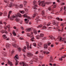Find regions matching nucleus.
<instances>
[{"mask_svg": "<svg viewBox=\"0 0 66 66\" xmlns=\"http://www.w3.org/2000/svg\"><path fill=\"white\" fill-rule=\"evenodd\" d=\"M11 44H7L6 45V47L7 48H10L11 47Z\"/></svg>", "mask_w": 66, "mask_h": 66, "instance_id": "nucleus-17", "label": "nucleus"}, {"mask_svg": "<svg viewBox=\"0 0 66 66\" xmlns=\"http://www.w3.org/2000/svg\"><path fill=\"white\" fill-rule=\"evenodd\" d=\"M2 27L1 26H0V30L2 29Z\"/></svg>", "mask_w": 66, "mask_h": 66, "instance_id": "nucleus-62", "label": "nucleus"}, {"mask_svg": "<svg viewBox=\"0 0 66 66\" xmlns=\"http://www.w3.org/2000/svg\"><path fill=\"white\" fill-rule=\"evenodd\" d=\"M33 30L34 33L35 34H37V30H36V29H33Z\"/></svg>", "mask_w": 66, "mask_h": 66, "instance_id": "nucleus-18", "label": "nucleus"}, {"mask_svg": "<svg viewBox=\"0 0 66 66\" xmlns=\"http://www.w3.org/2000/svg\"><path fill=\"white\" fill-rule=\"evenodd\" d=\"M33 60L35 61H37V57L36 58L35 57H34L32 58Z\"/></svg>", "mask_w": 66, "mask_h": 66, "instance_id": "nucleus-26", "label": "nucleus"}, {"mask_svg": "<svg viewBox=\"0 0 66 66\" xmlns=\"http://www.w3.org/2000/svg\"><path fill=\"white\" fill-rule=\"evenodd\" d=\"M32 45L33 46H35V47H36V44L35 43H33Z\"/></svg>", "mask_w": 66, "mask_h": 66, "instance_id": "nucleus-41", "label": "nucleus"}, {"mask_svg": "<svg viewBox=\"0 0 66 66\" xmlns=\"http://www.w3.org/2000/svg\"><path fill=\"white\" fill-rule=\"evenodd\" d=\"M29 48H30V49H31L32 48V44H30V45Z\"/></svg>", "mask_w": 66, "mask_h": 66, "instance_id": "nucleus-56", "label": "nucleus"}, {"mask_svg": "<svg viewBox=\"0 0 66 66\" xmlns=\"http://www.w3.org/2000/svg\"><path fill=\"white\" fill-rule=\"evenodd\" d=\"M46 18V16H43V19H45Z\"/></svg>", "mask_w": 66, "mask_h": 66, "instance_id": "nucleus-46", "label": "nucleus"}, {"mask_svg": "<svg viewBox=\"0 0 66 66\" xmlns=\"http://www.w3.org/2000/svg\"><path fill=\"white\" fill-rule=\"evenodd\" d=\"M4 2H5L6 3H7V0H4Z\"/></svg>", "mask_w": 66, "mask_h": 66, "instance_id": "nucleus-48", "label": "nucleus"}, {"mask_svg": "<svg viewBox=\"0 0 66 66\" xmlns=\"http://www.w3.org/2000/svg\"><path fill=\"white\" fill-rule=\"evenodd\" d=\"M33 4L34 5H35L33 6V8L35 10H37V7H38L37 5L36 4V1L34 0L33 2Z\"/></svg>", "mask_w": 66, "mask_h": 66, "instance_id": "nucleus-7", "label": "nucleus"}, {"mask_svg": "<svg viewBox=\"0 0 66 66\" xmlns=\"http://www.w3.org/2000/svg\"><path fill=\"white\" fill-rule=\"evenodd\" d=\"M14 59H15L16 62L15 63V65H18V63L19 62V61L17 60H18V55H15V56L14 57Z\"/></svg>", "mask_w": 66, "mask_h": 66, "instance_id": "nucleus-4", "label": "nucleus"}, {"mask_svg": "<svg viewBox=\"0 0 66 66\" xmlns=\"http://www.w3.org/2000/svg\"><path fill=\"white\" fill-rule=\"evenodd\" d=\"M7 28L8 29H10V25H8L7 26H4V29H6V30H7Z\"/></svg>", "mask_w": 66, "mask_h": 66, "instance_id": "nucleus-13", "label": "nucleus"}, {"mask_svg": "<svg viewBox=\"0 0 66 66\" xmlns=\"http://www.w3.org/2000/svg\"><path fill=\"white\" fill-rule=\"evenodd\" d=\"M31 30H32V28H31L28 29L27 30L28 32H30L31 31Z\"/></svg>", "mask_w": 66, "mask_h": 66, "instance_id": "nucleus-36", "label": "nucleus"}, {"mask_svg": "<svg viewBox=\"0 0 66 66\" xmlns=\"http://www.w3.org/2000/svg\"><path fill=\"white\" fill-rule=\"evenodd\" d=\"M2 33H6V34H7V32L6 30L4 31V30H2Z\"/></svg>", "mask_w": 66, "mask_h": 66, "instance_id": "nucleus-24", "label": "nucleus"}, {"mask_svg": "<svg viewBox=\"0 0 66 66\" xmlns=\"http://www.w3.org/2000/svg\"><path fill=\"white\" fill-rule=\"evenodd\" d=\"M55 22L54 21H53V25H55Z\"/></svg>", "mask_w": 66, "mask_h": 66, "instance_id": "nucleus-42", "label": "nucleus"}, {"mask_svg": "<svg viewBox=\"0 0 66 66\" xmlns=\"http://www.w3.org/2000/svg\"><path fill=\"white\" fill-rule=\"evenodd\" d=\"M12 39L13 41H14H14H15L14 42H15V39H14L13 38H12Z\"/></svg>", "mask_w": 66, "mask_h": 66, "instance_id": "nucleus-45", "label": "nucleus"}, {"mask_svg": "<svg viewBox=\"0 0 66 66\" xmlns=\"http://www.w3.org/2000/svg\"><path fill=\"white\" fill-rule=\"evenodd\" d=\"M14 46L15 47H18V45H17L16 44H14Z\"/></svg>", "mask_w": 66, "mask_h": 66, "instance_id": "nucleus-40", "label": "nucleus"}, {"mask_svg": "<svg viewBox=\"0 0 66 66\" xmlns=\"http://www.w3.org/2000/svg\"><path fill=\"white\" fill-rule=\"evenodd\" d=\"M27 2L26 1H24V5H26L27 4Z\"/></svg>", "mask_w": 66, "mask_h": 66, "instance_id": "nucleus-43", "label": "nucleus"}, {"mask_svg": "<svg viewBox=\"0 0 66 66\" xmlns=\"http://www.w3.org/2000/svg\"><path fill=\"white\" fill-rule=\"evenodd\" d=\"M38 18H39V16H37L36 17V19H35V20H36V22L37 23H38L39 21V19H38Z\"/></svg>", "mask_w": 66, "mask_h": 66, "instance_id": "nucleus-15", "label": "nucleus"}, {"mask_svg": "<svg viewBox=\"0 0 66 66\" xmlns=\"http://www.w3.org/2000/svg\"><path fill=\"white\" fill-rule=\"evenodd\" d=\"M22 22H23L22 21H20V24H22Z\"/></svg>", "mask_w": 66, "mask_h": 66, "instance_id": "nucleus-63", "label": "nucleus"}, {"mask_svg": "<svg viewBox=\"0 0 66 66\" xmlns=\"http://www.w3.org/2000/svg\"><path fill=\"white\" fill-rule=\"evenodd\" d=\"M42 43L39 42L37 46L38 47H39V46H42Z\"/></svg>", "mask_w": 66, "mask_h": 66, "instance_id": "nucleus-25", "label": "nucleus"}, {"mask_svg": "<svg viewBox=\"0 0 66 66\" xmlns=\"http://www.w3.org/2000/svg\"><path fill=\"white\" fill-rule=\"evenodd\" d=\"M45 13V11L43 10L42 11V13H41L42 15H44Z\"/></svg>", "mask_w": 66, "mask_h": 66, "instance_id": "nucleus-34", "label": "nucleus"}, {"mask_svg": "<svg viewBox=\"0 0 66 66\" xmlns=\"http://www.w3.org/2000/svg\"><path fill=\"white\" fill-rule=\"evenodd\" d=\"M49 37L50 38H51V39H55V38L53 37L52 35H50L49 36Z\"/></svg>", "mask_w": 66, "mask_h": 66, "instance_id": "nucleus-20", "label": "nucleus"}, {"mask_svg": "<svg viewBox=\"0 0 66 66\" xmlns=\"http://www.w3.org/2000/svg\"><path fill=\"white\" fill-rule=\"evenodd\" d=\"M26 49V47H24L23 48L22 50L23 51V52H25V50Z\"/></svg>", "mask_w": 66, "mask_h": 66, "instance_id": "nucleus-29", "label": "nucleus"}, {"mask_svg": "<svg viewBox=\"0 0 66 66\" xmlns=\"http://www.w3.org/2000/svg\"><path fill=\"white\" fill-rule=\"evenodd\" d=\"M26 44L27 45V49L29 50V42H26Z\"/></svg>", "mask_w": 66, "mask_h": 66, "instance_id": "nucleus-16", "label": "nucleus"}, {"mask_svg": "<svg viewBox=\"0 0 66 66\" xmlns=\"http://www.w3.org/2000/svg\"><path fill=\"white\" fill-rule=\"evenodd\" d=\"M8 65H10V66L13 65V64H12V63L10 61H8Z\"/></svg>", "mask_w": 66, "mask_h": 66, "instance_id": "nucleus-19", "label": "nucleus"}, {"mask_svg": "<svg viewBox=\"0 0 66 66\" xmlns=\"http://www.w3.org/2000/svg\"><path fill=\"white\" fill-rule=\"evenodd\" d=\"M23 39V37H21L19 38V39H20L22 40V39Z\"/></svg>", "mask_w": 66, "mask_h": 66, "instance_id": "nucleus-57", "label": "nucleus"}, {"mask_svg": "<svg viewBox=\"0 0 66 66\" xmlns=\"http://www.w3.org/2000/svg\"><path fill=\"white\" fill-rule=\"evenodd\" d=\"M16 21L18 22V21H19V19H16Z\"/></svg>", "mask_w": 66, "mask_h": 66, "instance_id": "nucleus-55", "label": "nucleus"}, {"mask_svg": "<svg viewBox=\"0 0 66 66\" xmlns=\"http://www.w3.org/2000/svg\"><path fill=\"white\" fill-rule=\"evenodd\" d=\"M2 37H3L4 39H5L6 40H9V39L7 38V37L6 36V35H3Z\"/></svg>", "mask_w": 66, "mask_h": 66, "instance_id": "nucleus-10", "label": "nucleus"}, {"mask_svg": "<svg viewBox=\"0 0 66 66\" xmlns=\"http://www.w3.org/2000/svg\"><path fill=\"white\" fill-rule=\"evenodd\" d=\"M56 19L59 21L60 20V21H63V20L62 19H60L59 18H56Z\"/></svg>", "mask_w": 66, "mask_h": 66, "instance_id": "nucleus-23", "label": "nucleus"}, {"mask_svg": "<svg viewBox=\"0 0 66 66\" xmlns=\"http://www.w3.org/2000/svg\"><path fill=\"white\" fill-rule=\"evenodd\" d=\"M12 11H10L8 15V18H10V20H13V19L15 18V16L14 15L13 16H10V15H11V14H12Z\"/></svg>", "mask_w": 66, "mask_h": 66, "instance_id": "nucleus-3", "label": "nucleus"}, {"mask_svg": "<svg viewBox=\"0 0 66 66\" xmlns=\"http://www.w3.org/2000/svg\"><path fill=\"white\" fill-rule=\"evenodd\" d=\"M15 16L16 17H22L21 14L19 13H18L17 14H16Z\"/></svg>", "mask_w": 66, "mask_h": 66, "instance_id": "nucleus-14", "label": "nucleus"}, {"mask_svg": "<svg viewBox=\"0 0 66 66\" xmlns=\"http://www.w3.org/2000/svg\"><path fill=\"white\" fill-rule=\"evenodd\" d=\"M50 24H51V23L50 22H49L47 24V26H49L50 25Z\"/></svg>", "mask_w": 66, "mask_h": 66, "instance_id": "nucleus-39", "label": "nucleus"}, {"mask_svg": "<svg viewBox=\"0 0 66 66\" xmlns=\"http://www.w3.org/2000/svg\"><path fill=\"white\" fill-rule=\"evenodd\" d=\"M24 21L25 22V23H28L29 22L28 21H29V20H28V19H24Z\"/></svg>", "mask_w": 66, "mask_h": 66, "instance_id": "nucleus-21", "label": "nucleus"}, {"mask_svg": "<svg viewBox=\"0 0 66 66\" xmlns=\"http://www.w3.org/2000/svg\"><path fill=\"white\" fill-rule=\"evenodd\" d=\"M43 29H46V27L45 26H43Z\"/></svg>", "mask_w": 66, "mask_h": 66, "instance_id": "nucleus-61", "label": "nucleus"}, {"mask_svg": "<svg viewBox=\"0 0 66 66\" xmlns=\"http://www.w3.org/2000/svg\"><path fill=\"white\" fill-rule=\"evenodd\" d=\"M61 32H63V28H61Z\"/></svg>", "mask_w": 66, "mask_h": 66, "instance_id": "nucleus-64", "label": "nucleus"}, {"mask_svg": "<svg viewBox=\"0 0 66 66\" xmlns=\"http://www.w3.org/2000/svg\"><path fill=\"white\" fill-rule=\"evenodd\" d=\"M2 14H3V13L0 12V16H1L2 15Z\"/></svg>", "mask_w": 66, "mask_h": 66, "instance_id": "nucleus-50", "label": "nucleus"}, {"mask_svg": "<svg viewBox=\"0 0 66 66\" xmlns=\"http://www.w3.org/2000/svg\"><path fill=\"white\" fill-rule=\"evenodd\" d=\"M64 23H61V27H63V26H64Z\"/></svg>", "mask_w": 66, "mask_h": 66, "instance_id": "nucleus-53", "label": "nucleus"}, {"mask_svg": "<svg viewBox=\"0 0 66 66\" xmlns=\"http://www.w3.org/2000/svg\"><path fill=\"white\" fill-rule=\"evenodd\" d=\"M24 63L21 61L20 62V65L22 66H24Z\"/></svg>", "mask_w": 66, "mask_h": 66, "instance_id": "nucleus-22", "label": "nucleus"}, {"mask_svg": "<svg viewBox=\"0 0 66 66\" xmlns=\"http://www.w3.org/2000/svg\"><path fill=\"white\" fill-rule=\"evenodd\" d=\"M59 39L60 42H64V43H66V41L65 40H66V37L62 38L61 37H60L59 38Z\"/></svg>", "mask_w": 66, "mask_h": 66, "instance_id": "nucleus-6", "label": "nucleus"}, {"mask_svg": "<svg viewBox=\"0 0 66 66\" xmlns=\"http://www.w3.org/2000/svg\"><path fill=\"white\" fill-rule=\"evenodd\" d=\"M7 12H5L3 14V15L4 16H7Z\"/></svg>", "mask_w": 66, "mask_h": 66, "instance_id": "nucleus-28", "label": "nucleus"}, {"mask_svg": "<svg viewBox=\"0 0 66 66\" xmlns=\"http://www.w3.org/2000/svg\"><path fill=\"white\" fill-rule=\"evenodd\" d=\"M13 6H14L16 8H18V7L22 8L23 7V6L22 5H19V4H12V3H11L9 5V7H12Z\"/></svg>", "mask_w": 66, "mask_h": 66, "instance_id": "nucleus-2", "label": "nucleus"}, {"mask_svg": "<svg viewBox=\"0 0 66 66\" xmlns=\"http://www.w3.org/2000/svg\"><path fill=\"white\" fill-rule=\"evenodd\" d=\"M51 44V43H48V44H45L44 45V48H46V49H47V48L48 47V46H49Z\"/></svg>", "mask_w": 66, "mask_h": 66, "instance_id": "nucleus-11", "label": "nucleus"}, {"mask_svg": "<svg viewBox=\"0 0 66 66\" xmlns=\"http://www.w3.org/2000/svg\"><path fill=\"white\" fill-rule=\"evenodd\" d=\"M38 2L39 3V5L40 6H42V7H45L46 4H48L50 3L49 2H46L45 3V2L44 1H42L40 2V0H38Z\"/></svg>", "mask_w": 66, "mask_h": 66, "instance_id": "nucleus-1", "label": "nucleus"}, {"mask_svg": "<svg viewBox=\"0 0 66 66\" xmlns=\"http://www.w3.org/2000/svg\"><path fill=\"white\" fill-rule=\"evenodd\" d=\"M28 66V64H27L26 63H24V66Z\"/></svg>", "mask_w": 66, "mask_h": 66, "instance_id": "nucleus-51", "label": "nucleus"}, {"mask_svg": "<svg viewBox=\"0 0 66 66\" xmlns=\"http://www.w3.org/2000/svg\"><path fill=\"white\" fill-rule=\"evenodd\" d=\"M48 10H49V11H52V10L51 9V7H49L48 8Z\"/></svg>", "mask_w": 66, "mask_h": 66, "instance_id": "nucleus-49", "label": "nucleus"}, {"mask_svg": "<svg viewBox=\"0 0 66 66\" xmlns=\"http://www.w3.org/2000/svg\"><path fill=\"white\" fill-rule=\"evenodd\" d=\"M14 50L12 51L11 52V53H12V54H13V53H14Z\"/></svg>", "mask_w": 66, "mask_h": 66, "instance_id": "nucleus-58", "label": "nucleus"}, {"mask_svg": "<svg viewBox=\"0 0 66 66\" xmlns=\"http://www.w3.org/2000/svg\"><path fill=\"white\" fill-rule=\"evenodd\" d=\"M12 33H13V35H14V36H16V33H15V31H13Z\"/></svg>", "mask_w": 66, "mask_h": 66, "instance_id": "nucleus-31", "label": "nucleus"}, {"mask_svg": "<svg viewBox=\"0 0 66 66\" xmlns=\"http://www.w3.org/2000/svg\"><path fill=\"white\" fill-rule=\"evenodd\" d=\"M36 37L37 39H39L40 38H41L40 36L39 35H38L36 36Z\"/></svg>", "mask_w": 66, "mask_h": 66, "instance_id": "nucleus-27", "label": "nucleus"}, {"mask_svg": "<svg viewBox=\"0 0 66 66\" xmlns=\"http://www.w3.org/2000/svg\"><path fill=\"white\" fill-rule=\"evenodd\" d=\"M30 64H33V61H31L30 62Z\"/></svg>", "mask_w": 66, "mask_h": 66, "instance_id": "nucleus-52", "label": "nucleus"}, {"mask_svg": "<svg viewBox=\"0 0 66 66\" xmlns=\"http://www.w3.org/2000/svg\"><path fill=\"white\" fill-rule=\"evenodd\" d=\"M3 55L5 56H6L7 55V54H6V53L5 52H4L3 53Z\"/></svg>", "mask_w": 66, "mask_h": 66, "instance_id": "nucleus-38", "label": "nucleus"}, {"mask_svg": "<svg viewBox=\"0 0 66 66\" xmlns=\"http://www.w3.org/2000/svg\"><path fill=\"white\" fill-rule=\"evenodd\" d=\"M21 29H22V30H23L24 29V28H23V27L22 26H21Z\"/></svg>", "mask_w": 66, "mask_h": 66, "instance_id": "nucleus-54", "label": "nucleus"}, {"mask_svg": "<svg viewBox=\"0 0 66 66\" xmlns=\"http://www.w3.org/2000/svg\"><path fill=\"white\" fill-rule=\"evenodd\" d=\"M25 12V11H24L23 10V11H20V12L21 13V14H24V13Z\"/></svg>", "mask_w": 66, "mask_h": 66, "instance_id": "nucleus-37", "label": "nucleus"}, {"mask_svg": "<svg viewBox=\"0 0 66 66\" xmlns=\"http://www.w3.org/2000/svg\"><path fill=\"white\" fill-rule=\"evenodd\" d=\"M18 50L19 52H20L21 51V48L20 47H19L18 49Z\"/></svg>", "mask_w": 66, "mask_h": 66, "instance_id": "nucleus-33", "label": "nucleus"}, {"mask_svg": "<svg viewBox=\"0 0 66 66\" xmlns=\"http://www.w3.org/2000/svg\"><path fill=\"white\" fill-rule=\"evenodd\" d=\"M65 57H66V55H65L63 56H62L61 57L62 58H65Z\"/></svg>", "mask_w": 66, "mask_h": 66, "instance_id": "nucleus-44", "label": "nucleus"}, {"mask_svg": "<svg viewBox=\"0 0 66 66\" xmlns=\"http://www.w3.org/2000/svg\"><path fill=\"white\" fill-rule=\"evenodd\" d=\"M27 36L30 37L31 38V41L32 42H34V36H33L32 35H31V34H29V33H27Z\"/></svg>", "mask_w": 66, "mask_h": 66, "instance_id": "nucleus-5", "label": "nucleus"}, {"mask_svg": "<svg viewBox=\"0 0 66 66\" xmlns=\"http://www.w3.org/2000/svg\"><path fill=\"white\" fill-rule=\"evenodd\" d=\"M39 35L41 38H42L44 39H46V38H47L46 37H44V35L43 34H42V33L40 34Z\"/></svg>", "mask_w": 66, "mask_h": 66, "instance_id": "nucleus-9", "label": "nucleus"}, {"mask_svg": "<svg viewBox=\"0 0 66 66\" xmlns=\"http://www.w3.org/2000/svg\"><path fill=\"white\" fill-rule=\"evenodd\" d=\"M27 56L29 57H31L33 56V54L31 53L28 52L27 53Z\"/></svg>", "mask_w": 66, "mask_h": 66, "instance_id": "nucleus-8", "label": "nucleus"}, {"mask_svg": "<svg viewBox=\"0 0 66 66\" xmlns=\"http://www.w3.org/2000/svg\"><path fill=\"white\" fill-rule=\"evenodd\" d=\"M56 64L54 63L53 64V66H56Z\"/></svg>", "mask_w": 66, "mask_h": 66, "instance_id": "nucleus-60", "label": "nucleus"}, {"mask_svg": "<svg viewBox=\"0 0 66 66\" xmlns=\"http://www.w3.org/2000/svg\"><path fill=\"white\" fill-rule=\"evenodd\" d=\"M42 27H43V25H42V24H40V25H39V26H38L37 27V28H42Z\"/></svg>", "mask_w": 66, "mask_h": 66, "instance_id": "nucleus-35", "label": "nucleus"}, {"mask_svg": "<svg viewBox=\"0 0 66 66\" xmlns=\"http://www.w3.org/2000/svg\"><path fill=\"white\" fill-rule=\"evenodd\" d=\"M48 17L49 18H51V15L48 16Z\"/></svg>", "mask_w": 66, "mask_h": 66, "instance_id": "nucleus-59", "label": "nucleus"}, {"mask_svg": "<svg viewBox=\"0 0 66 66\" xmlns=\"http://www.w3.org/2000/svg\"><path fill=\"white\" fill-rule=\"evenodd\" d=\"M27 13H24L23 15V16L25 18H28V19H30V17L27 16Z\"/></svg>", "mask_w": 66, "mask_h": 66, "instance_id": "nucleus-12", "label": "nucleus"}, {"mask_svg": "<svg viewBox=\"0 0 66 66\" xmlns=\"http://www.w3.org/2000/svg\"><path fill=\"white\" fill-rule=\"evenodd\" d=\"M37 15V14L36 13H33V17L34 18V17H35V16H36V15Z\"/></svg>", "mask_w": 66, "mask_h": 66, "instance_id": "nucleus-30", "label": "nucleus"}, {"mask_svg": "<svg viewBox=\"0 0 66 66\" xmlns=\"http://www.w3.org/2000/svg\"><path fill=\"white\" fill-rule=\"evenodd\" d=\"M38 53H39V52L38 51H36L35 53V54H38Z\"/></svg>", "mask_w": 66, "mask_h": 66, "instance_id": "nucleus-47", "label": "nucleus"}, {"mask_svg": "<svg viewBox=\"0 0 66 66\" xmlns=\"http://www.w3.org/2000/svg\"><path fill=\"white\" fill-rule=\"evenodd\" d=\"M44 54H49V52H46L45 51H44Z\"/></svg>", "mask_w": 66, "mask_h": 66, "instance_id": "nucleus-32", "label": "nucleus"}]
</instances>
